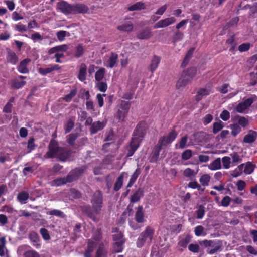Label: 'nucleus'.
<instances>
[{"mask_svg": "<svg viewBox=\"0 0 257 257\" xmlns=\"http://www.w3.org/2000/svg\"><path fill=\"white\" fill-rule=\"evenodd\" d=\"M48 148L49 151L44 156L45 158H57L60 161H65L70 155L69 151L60 147L54 140L50 141Z\"/></svg>", "mask_w": 257, "mask_h": 257, "instance_id": "obj_1", "label": "nucleus"}, {"mask_svg": "<svg viewBox=\"0 0 257 257\" xmlns=\"http://www.w3.org/2000/svg\"><path fill=\"white\" fill-rule=\"evenodd\" d=\"M144 137L143 133L138 130L134 132V136L132 139L129 148H128L127 156H132L137 150L140 143Z\"/></svg>", "mask_w": 257, "mask_h": 257, "instance_id": "obj_2", "label": "nucleus"}, {"mask_svg": "<svg viewBox=\"0 0 257 257\" xmlns=\"http://www.w3.org/2000/svg\"><path fill=\"white\" fill-rule=\"evenodd\" d=\"M101 238L100 231H96L93 236L88 240L87 248L84 253V257H92L94 248L96 247V243Z\"/></svg>", "mask_w": 257, "mask_h": 257, "instance_id": "obj_3", "label": "nucleus"}, {"mask_svg": "<svg viewBox=\"0 0 257 257\" xmlns=\"http://www.w3.org/2000/svg\"><path fill=\"white\" fill-rule=\"evenodd\" d=\"M102 195L100 191H96L93 195L91 203L93 210L95 214H99L102 206Z\"/></svg>", "mask_w": 257, "mask_h": 257, "instance_id": "obj_4", "label": "nucleus"}, {"mask_svg": "<svg viewBox=\"0 0 257 257\" xmlns=\"http://www.w3.org/2000/svg\"><path fill=\"white\" fill-rule=\"evenodd\" d=\"M176 19L174 17L166 18L156 23L153 26L154 29L163 28L175 23Z\"/></svg>", "mask_w": 257, "mask_h": 257, "instance_id": "obj_5", "label": "nucleus"}, {"mask_svg": "<svg viewBox=\"0 0 257 257\" xmlns=\"http://www.w3.org/2000/svg\"><path fill=\"white\" fill-rule=\"evenodd\" d=\"M177 136V133L175 131H172L167 136L161 138L158 141V144L160 146H166L172 142L176 139Z\"/></svg>", "mask_w": 257, "mask_h": 257, "instance_id": "obj_6", "label": "nucleus"}, {"mask_svg": "<svg viewBox=\"0 0 257 257\" xmlns=\"http://www.w3.org/2000/svg\"><path fill=\"white\" fill-rule=\"evenodd\" d=\"M57 8L66 15L72 14V5L68 4L65 1L58 3Z\"/></svg>", "mask_w": 257, "mask_h": 257, "instance_id": "obj_7", "label": "nucleus"}, {"mask_svg": "<svg viewBox=\"0 0 257 257\" xmlns=\"http://www.w3.org/2000/svg\"><path fill=\"white\" fill-rule=\"evenodd\" d=\"M212 92V88L210 85H206L204 87L199 89L195 96V99L197 101H200L203 97L207 96Z\"/></svg>", "mask_w": 257, "mask_h": 257, "instance_id": "obj_8", "label": "nucleus"}, {"mask_svg": "<svg viewBox=\"0 0 257 257\" xmlns=\"http://www.w3.org/2000/svg\"><path fill=\"white\" fill-rule=\"evenodd\" d=\"M26 78V76L20 75L12 80L11 82L12 87L17 89L22 88L26 84V82L23 80Z\"/></svg>", "mask_w": 257, "mask_h": 257, "instance_id": "obj_9", "label": "nucleus"}, {"mask_svg": "<svg viewBox=\"0 0 257 257\" xmlns=\"http://www.w3.org/2000/svg\"><path fill=\"white\" fill-rule=\"evenodd\" d=\"M88 11V7L83 4H75L72 5V14L78 13H86Z\"/></svg>", "mask_w": 257, "mask_h": 257, "instance_id": "obj_10", "label": "nucleus"}, {"mask_svg": "<svg viewBox=\"0 0 257 257\" xmlns=\"http://www.w3.org/2000/svg\"><path fill=\"white\" fill-rule=\"evenodd\" d=\"M253 103L251 98H248L243 102L239 103L236 107V111L238 113H243Z\"/></svg>", "mask_w": 257, "mask_h": 257, "instance_id": "obj_11", "label": "nucleus"}, {"mask_svg": "<svg viewBox=\"0 0 257 257\" xmlns=\"http://www.w3.org/2000/svg\"><path fill=\"white\" fill-rule=\"evenodd\" d=\"M98 248L96 252L95 257H105L107 253V251L104 244L101 241V239L99 240V243H96V246Z\"/></svg>", "mask_w": 257, "mask_h": 257, "instance_id": "obj_12", "label": "nucleus"}, {"mask_svg": "<svg viewBox=\"0 0 257 257\" xmlns=\"http://www.w3.org/2000/svg\"><path fill=\"white\" fill-rule=\"evenodd\" d=\"M76 179V176L72 174L68 175L66 178H60L54 181L55 184L57 186H60L66 184L67 182H70Z\"/></svg>", "mask_w": 257, "mask_h": 257, "instance_id": "obj_13", "label": "nucleus"}, {"mask_svg": "<svg viewBox=\"0 0 257 257\" xmlns=\"http://www.w3.org/2000/svg\"><path fill=\"white\" fill-rule=\"evenodd\" d=\"M117 59V54L112 53H111L108 60L104 63V66L107 67L112 68L116 65Z\"/></svg>", "mask_w": 257, "mask_h": 257, "instance_id": "obj_14", "label": "nucleus"}, {"mask_svg": "<svg viewBox=\"0 0 257 257\" xmlns=\"http://www.w3.org/2000/svg\"><path fill=\"white\" fill-rule=\"evenodd\" d=\"M117 29L123 32H131L133 29V23L129 19H127L123 21L121 25L118 26Z\"/></svg>", "mask_w": 257, "mask_h": 257, "instance_id": "obj_15", "label": "nucleus"}, {"mask_svg": "<svg viewBox=\"0 0 257 257\" xmlns=\"http://www.w3.org/2000/svg\"><path fill=\"white\" fill-rule=\"evenodd\" d=\"M60 69V67L58 65L55 64L50 65L49 67L46 68H39L38 69V72L41 74L45 75L47 74L50 73L53 71L59 70Z\"/></svg>", "mask_w": 257, "mask_h": 257, "instance_id": "obj_16", "label": "nucleus"}, {"mask_svg": "<svg viewBox=\"0 0 257 257\" xmlns=\"http://www.w3.org/2000/svg\"><path fill=\"white\" fill-rule=\"evenodd\" d=\"M135 218L138 223H142L144 222V212L142 206H139L137 208Z\"/></svg>", "mask_w": 257, "mask_h": 257, "instance_id": "obj_17", "label": "nucleus"}, {"mask_svg": "<svg viewBox=\"0 0 257 257\" xmlns=\"http://www.w3.org/2000/svg\"><path fill=\"white\" fill-rule=\"evenodd\" d=\"M257 138V133L255 131L250 130L248 132L244 138V142L246 143H252L256 140Z\"/></svg>", "mask_w": 257, "mask_h": 257, "instance_id": "obj_18", "label": "nucleus"}, {"mask_svg": "<svg viewBox=\"0 0 257 257\" xmlns=\"http://www.w3.org/2000/svg\"><path fill=\"white\" fill-rule=\"evenodd\" d=\"M30 62V60L29 59H25L22 61L19 65L18 67V70L19 72L25 74L29 72V70L27 68V65Z\"/></svg>", "mask_w": 257, "mask_h": 257, "instance_id": "obj_19", "label": "nucleus"}, {"mask_svg": "<svg viewBox=\"0 0 257 257\" xmlns=\"http://www.w3.org/2000/svg\"><path fill=\"white\" fill-rule=\"evenodd\" d=\"M191 81L190 78L187 77L185 74L182 73L181 77L177 81L176 86L178 88L184 87L189 83Z\"/></svg>", "mask_w": 257, "mask_h": 257, "instance_id": "obj_20", "label": "nucleus"}, {"mask_svg": "<svg viewBox=\"0 0 257 257\" xmlns=\"http://www.w3.org/2000/svg\"><path fill=\"white\" fill-rule=\"evenodd\" d=\"M152 32L149 29H145L139 32L137 34V38L140 39H148L152 36Z\"/></svg>", "mask_w": 257, "mask_h": 257, "instance_id": "obj_21", "label": "nucleus"}, {"mask_svg": "<svg viewBox=\"0 0 257 257\" xmlns=\"http://www.w3.org/2000/svg\"><path fill=\"white\" fill-rule=\"evenodd\" d=\"M141 233L142 235L144 236V238L147 240H148L149 242H151L154 235V231L151 227L147 226L145 230Z\"/></svg>", "mask_w": 257, "mask_h": 257, "instance_id": "obj_22", "label": "nucleus"}, {"mask_svg": "<svg viewBox=\"0 0 257 257\" xmlns=\"http://www.w3.org/2000/svg\"><path fill=\"white\" fill-rule=\"evenodd\" d=\"M161 58L160 57L154 55L151 62L149 66V69L152 72H153L158 67L159 64L160 62Z\"/></svg>", "mask_w": 257, "mask_h": 257, "instance_id": "obj_23", "label": "nucleus"}, {"mask_svg": "<svg viewBox=\"0 0 257 257\" xmlns=\"http://www.w3.org/2000/svg\"><path fill=\"white\" fill-rule=\"evenodd\" d=\"M18 57L16 53L9 49L7 56V61L12 64H16L18 62Z\"/></svg>", "mask_w": 257, "mask_h": 257, "instance_id": "obj_24", "label": "nucleus"}, {"mask_svg": "<svg viewBox=\"0 0 257 257\" xmlns=\"http://www.w3.org/2000/svg\"><path fill=\"white\" fill-rule=\"evenodd\" d=\"M86 71H87V66L86 65L83 63L81 64L80 66L79 74H78V79L81 81H84L86 79Z\"/></svg>", "mask_w": 257, "mask_h": 257, "instance_id": "obj_25", "label": "nucleus"}, {"mask_svg": "<svg viewBox=\"0 0 257 257\" xmlns=\"http://www.w3.org/2000/svg\"><path fill=\"white\" fill-rule=\"evenodd\" d=\"M105 125V123L98 121L96 122H94L90 128L91 133L95 134L97 131L102 129Z\"/></svg>", "mask_w": 257, "mask_h": 257, "instance_id": "obj_26", "label": "nucleus"}, {"mask_svg": "<svg viewBox=\"0 0 257 257\" xmlns=\"http://www.w3.org/2000/svg\"><path fill=\"white\" fill-rule=\"evenodd\" d=\"M208 168L212 171L220 169L221 167V160L218 158L208 165Z\"/></svg>", "mask_w": 257, "mask_h": 257, "instance_id": "obj_27", "label": "nucleus"}, {"mask_svg": "<svg viewBox=\"0 0 257 257\" xmlns=\"http://www.w3.org/2000/svg\"><path fill=\"white\" fill-rule=\"evenodd\" d=\"M162 146H160L158 144L157 146L155 148V149L152 152L151 157H150V161L152 162H156L158 159L159 152L161 150V148Z\"/></svg>", "mask_w": 257, "mask_h": 257, "instance_id": "obj_28", "label": "nucleus"}, {"mask_svg": "<svg viewBox=\"0 0 257 257\" xmlns=\"http://www.w3.org/2000/svg\"><path fill=\"white\" fill-rule=\"evenodd\" d=\"M29 197V194L25 191H22L18 193L17 195V199L18 201L22 204H25Z\"/></svg>", "mask_w": 257, "mask_h": 257, "instance_id": "obj_29", "label": "nucleus"}, {"mask_svg": "<svg viewBox=\"0 0 257 257\" xmlns=\"http://www.w3.org/2000/svg\"><path fill=\"white\" fill-rule=\"evenodd\" d=\"M255 167V165L251 162H247L244 164L243 172L245 174H251Z\"/></svg>", "mask_w": 257, "mask_h": 257, "instance_id": "obj_30", "label": "nucleus"}, {"mask_svg": "<svg viewBox=\"0 0 257 257\" xmlns=\"http://www.w3.org/2000/svg\"><path fill=\"white\" fill-rule=\"evenodd\" d=\"M188 141V137L187 135L183 136L181 139L180 140L178 144L176 145V148H179V149H184L188 146H189V144H187Z\"/></svg>", "mask_w": 257, "mask_h": 257, "instance_id": "obj_31", "label": "nucleus"}, {"mask_svg": "<svg viewBox=\"0 0 257 257\" xmlns=\"http://www.w3.org/2000/svg\"><path fill=\"white\" fill-rule=\"evenodd\" d=\"M146 8V6L144 3L139 2H137L132 6H131L128 8V10L130 11H137V10H141L142 9H145Z\"/></svg>", "mask_w": 257, "mask_h": 257, "instance_id": "obj_32", "label": "nucleus"}, {"mask_svg": "<svg viewBox=\"0 0 257 257\" xmlns=\"http://www.w3.org/2000/svg\"><path fill=\"white\" fill-rule=\"evenodd\" d=\"M130 109V105L127 102L122 101L119 109H121L123 113L121 115V117H125Z\"/></svg>", "mask_w": 257, "mask_h": 257, "instance_id": "obj_33", "label": "nucleus"}, {"mask_svg": "<svg viewBox=\"0 0 257 257\" xmlns=\"http://www.w3.org/2000/svg\"><path fill=\"white\" fill-rule=\"evenodd\" d=\"M194 233L197 236H205L206 235L204 228L201 225H198L195 227Z\"/></svg>", "mask_w": 257, "mask_h": 257, "instance_id": "obj_34", "label": "nucleus"}, {"mask_svg": "<svg viewBox=\"0 0 257 257\" xmlns=\"http://www.w3.org/2000/svg\"><path fill=\"white\" fill-rule=\"evenodd\" d=\"M124 177L123 173L121 174L117 179L114 186V190L115 191H118L123 184V180Z\"/></svg>", "mask_w": 257, "mask_h": 257, "instance_id": "obj_35", "label": "nucleus"}, {"mask_svg": "<svg viewBox=\"0 0 257 257\" xmlns=\"http://www.w3.org/2000/svg\"><path fill=\"white\" fill-rule=\"evenodd\" d=\"M223 167L225 169H228L232 166L231 158L228 156H224L222 158Z\"/></svg>", "mask_w": 257, "mask_h": 257, "instance_id": "obj_36", "label": "nucleus"}, {"mask_svg": "<svg viewBox=\"0 0 257 257\" xmlns=\"http://www.w3.org/2000/svg\"><path fill=\"white\" fill-rule=\"evenodd\" d=\"M232 159V166H235L238 163L241 162L242 158L237 153H233L230 154Z\"/></svg>", "mask_w": 257, "mask_h": 257, "instance_id": "obj_37", "label": "nucleus"}, {"mask_svg": "<svg viewBox=\"0 0 257 257\" xmlns=\"http://www.w3.org/2000/svg\"><path fill=\"white\" fill-rule=\"evenodd\" d=\"M143 196V191L141 189L137 190L135 193L131 196V201L132 202L138 201Z\"/></svg>", "mask_w": 257, "mask_h": 257, "instance_id": "obj_38", "label": "nucleus"}, {"mask_svg": "<svg viewBox=\"0 0 257 257\" xmlns=\"http://www.w3.org/2000/svg\"><path fill=\"white\" fill-rule=\"evenodd\" d=\"M244 164H241L238 165L233 171L232 175L234 177H237L240 176L243 172Z\"/></svg>", "mask_w": 257, "mask_h": 257, "instance_id": "obj_39", "label": "nucleus"}, {"mask_svg": "<svg viewBox=\"0 0 257 257\" xmlns=\"http://www.w3.org/2000/svg\"><path fill=\"white\" fill-rule=\"evenodd\" d=\"M210 180V176L206 174L202 175L199 179L200 182L204 186H208Z\"/></svg>", "mask_w": 257, "mask_h": 257, "instance_id": "obj_40", "label": "nucleus"}, {"mask_svg": "<svg viewBox=\"0 0 257 257\" xmlns=\"http://www.w3.org/2000/svg\"><path fill=\"white\" fill-rule=\"evenodd\" d=\"M197 73V69L196 68H191L188 69L186 71H184L183 73L185 74L187 77L190 78L191 80L192 78L195 76Z\"/></svg>", "mask_w": 257, "mask_h": 257, "instance_id": "obj_41", "label": "nucleus"}, {"mask_svg": "<svg viewBox=\"0 0 257 257\" xmlns=\"http://www.w3.org/2000/svg\"><path fill=\"white\" fill-rule=\"evenodd\" d=\"M105 70L104 68H101L95 73V78L97 81H100L104 77Z\"/></svg>", "mask_w": 257, "mask_h": 257, "instance_id": "obj_42", "label": "nucleus"}, {"mask_svg": "<svg viewBox=\"0 0 257 257\" xmlns=\"http://www.w3.org/2000/svg\"><path fill=\"white\" fill-rule=\"evenodd\" d=\"M194 51V49L193 48H192L188 51L184 59L183 62L182 64V66H185L186 65L189 60L191 58Z\"/></svg>", "mask_w": 257, "mask_h": 257, "instance_id": "obj_43", "label": "nucleus"}, {"mask_svg": "<svg viewBox=\"0 0 257 257\" xmlns=\"http://www.w3.org/2000/svg\"><path fill=\"white\" fill-rule=\"evenodd\" d=\"M224 127V123L221 121L219 120L217 122L214 123L213 132L214 134L217 133Z\"/></svg>", "mask_w": 257, "mask_h": 257, "instance_id": "obj_44", "label": "nucleus"}, {"mask_svg": "<svg viewBox=\"0 0 257 257\" xmlns=\"http://www.w3.org/2000/svg\"><path fill=\"white\" fill-rule=\"evenodd\" d=\"M230 128L232 130L231 134L234 137H235L238 135L241 131V128L238 124H234L230 126Z\"/></svg>", "mask_w": 257, "mask_h": 257, "instance_id": "obj_45", "label": "nucleus"}, {"mask_svg": "<svg viewBox=\"0 0 257 257\" xmlns=\"http://www.w3.org/2000/svg\"><path fill=\"white\" fill-rule=\"evenodd\" d=\"M14 28L16 31L21 33L25 32L27 31V27L21 23L15 24Z\"/></svg>", "mask_w": 257, "mask_h": 257, "instance_id": "obj_46", "label": "nucleus"}, {"mask_svg": "<svg viewBox=\"0 0 257 257\" xmlns=\"http://www.w3.org/2000/svg\"><path fill=\"white\" fill-rule=\"evenodd\" d=\"M0 256H3L5 255V249L6 245V239L5 237L0 238Z\"/></svg>", "mask_w": 257, "mask_h": 257, "instance_id": "obj_47", "label": "nucleus"}, {"mask_svg": "<svg viewBox=\"0 0 257 257\" xmlns=\"http://www.w3.org/2000/svg\"><path fill=\"white\" fill-rule=\"evenodd\" d=\"M98 89L103 92H105L107 89V85L104 82L98 81L96 84Z\"/></svg>", "mask_w": 257, "mask_h": 257, "instance_id": "obj_48", "label": "nucleus"}, {"mask_svg": "<svg viewBox=\"0 0 257 257\" xmlns=\"http://www.w3.org/2000/svg\"><path fill=\"white\" fill-rule=\"evenodd\" d=\"M124 243V241H120V242H115L114 245V250L116 252H121L123 249L122 245Z\"/></svg>", "mask_w": 257, "mask_h": 257, "instance_id": "obj_49", "label": "nucleus"}, {"mask_svg": "<svg viewBox=\"0 0 257 257\" xmlns=\"http://www.w3.org/2000/svg\"><path fill=\"white\" fill-rule=\"evenodd\" d=\"M31 39L34 42L38 41H42L43 39V36L38 32H35L31 35Z\"/></svg>", "mask_w": 257, "mask_h": 257, "instance_id": "obj_50", "label": "nucleus"}, {"mask_svg": "<svg viewBox=\"0 0 257 257\" xmlns=\"http://www.w3.org/2000/svg\"><path fill=\"white\" fill-rule=\"evenodd\" d=\"M184 37V35L180 31H177L173 38V41L174 43L181 41Z\"/></svg>", "mask_w": 257, "mask_h": 257, "instance_id": "obj_51", "label": "nucleus"}, {"mask_svg": "<svg viewBox=\"0 0 257 257\" xmlns=\"http://www.w3.org/2000/svg\"><path fill=\"white\" fill-rule=\"evenodd\" d=\"M183 174L185 177L191 178L195 176L196 172L191 169L188 168L184 171Z\"/></svg>", "mask_w": 257, "mask_h": 257, "instance_id": "obj_52", "label": "nucleus"}, {"mask_svg": "<svg viewBox=\"0 0 257 257\" xmlns=\"http://www.w3.org/2000/svg\"><path fill=\"white\" fill-rule=\"evenodd\" d=\"M197 218L198 219H202L205 214L204 207L202 205L199 206L198 210L196 211Z\"/></svg>", "mask_w": 257, "mask_h": 257, "instance_id": "obj_53", "label": "nucleus"}, {"mask_svg": "<svg viewBox=\"0 0 257 257\" xmlns=\"http://www.w3.org/2000/svg\"><path fill=\"white\" fill-rule=\"evenodd\" d=\"M147 241V240L144 238V236L142 235V234L141 233L137 241V246L138 247H141Z\"/></svg>", "mask_w": 257, "mask_h": 257, "instance_id": "obj_54", "label": "nucleus"}, {"mask_svg": "<svg viewBox=\"0 0 257 257\" xmlns=\"http://www.w3.org/2000/svg\"><path fill=\"white\" fill-rule=\"evenodd\" d=\"M192 155V151L189 149L186 150L182 154V159L184 160H187L190 159Z\"/></svg>", "mask_w": 257, "mask_h": 257, "instance_id": "obj_55", "label": "nucleus"}, {"mask_svg": "<svg viewBox=\"0 0 257 257\" xmlns=\"http://www.w3.org/2000/svg\"><path fill=\"white\" fill-rule=\"evenodd\" d=\"M250 47V44L249 43H243L239 46L238 50L240 52H243L248 50Z\"/></svg>", "mask_w": 257, "mask_h": 257, "instance_id": "obj_56", "label": "nucleus"}, {"mask_svg": "<svg viewBox=\"0 0 257 257\" xmlns=\"http://www.w3.org/2000/svg\"><path fill=\"white\" fill-rule=\"evenodd\" d=\"M84 53V48L82 45H79L77 47L75 53V56L79 58L82 56Z\"/></svg>", "mask_w": 257, "mask_h": 257, "instance_id": "obj_57", "label": "nucleus"}, {"mask_svg": "<svg viewBox=\"0 0 257 257\" xmlns=\"http://www.w3.org/2000/svg\"><path fill=\"white\" fill-rule=\"evenodd\" d=\"M12 18L14 21H18L23 19L24 16L18 12L14 11L12 14Z\"/></svg>", "mask_w": 257, "mask_h": 257, "instance_id": "obj_58", "label": "nucleus"}, {"mask_svg": "<svg viewBox=\"0 0 257 257\" xmlns=\"http://www.w3.org/2000/svg\"><path fill=\"white\" fill-rule=\"evenodd\" d=\"M25 257H40L39 254L34 250H28L24 254Z\"/></svg>", "mask_w": 257, "mask_h": 257, "instance_id": "obj_59", "label": "nucleus"}, {"mask_svg": "<svg viewBox=\"0 0 257 257\" xmlns=\"http://www.w3.org/2000/svg\"><path fill=\"white\" fill-rule=\"evenodd\" d=\"M74 122L73 121L69 120L65 126V133L69 132L74 127Z\"/></svg>", "mask_w": 257, "mask_h": 257, "instance_id": "obj_60", "label": "nucleus"}, {"mask_svg": "<svg viewBox=\"0 0 257 257\" xmlns=\"http://www.w3.org/2000/svg\"><path fill=\"white\" fill-rule=\"evenodd\" d=\"M220 117L223 120L227 121L230 118V113L227 110H224L220 113Z\"/></svg>", "mask_w": 257, "mask_h": 257, "instance_id": "obj_61", "label": "nucleus"}, {"mask_svg": "<svg viewBox=\"0 0 257 257\" xmlns=\"http://www.w3.org/2000/svg\"><path fill=\"white\" fill-rule=\"evenodd\" d=\"M78 135L77 134H71L67 137V141L70 145H73L75 140L77 138Z\"/></svg>", "mask_w": 257, "mask_h": 257, "instance_id": "obj_62", "label": "nucleus"}, {"mask_svg": "<svg viewBox=\"0 0 257 257\" xmlns=\"http://www.w3.org/2000/svg\"><path fill=\"white\" fill-rule=\"evenodd\" d=\"M231 201V198L229 196H226L223 197L221 201V205L224 207H227L229 206Z\"/></svg>", "mask_w": 257, "mask_h": 257, "instance_id": "obj_63", "label": "nucleus"}, {"mask_svg": "<svg viewBox=\"0 0 257 257\" xmlns=\"http://www.w3.org/2000/svg\"><path fill=\"white\" fill-rule=\"evenodd\" d=\"M35 147L36 145L34 143V139L33 138L30 139L28 141L27 145V148L29 149V152H30L34 150Z\"/></svg>", "mask_w": 257, "mask_h": 257, "instance_id": "obj_64", "label": "nucleus"}]
</instances>
